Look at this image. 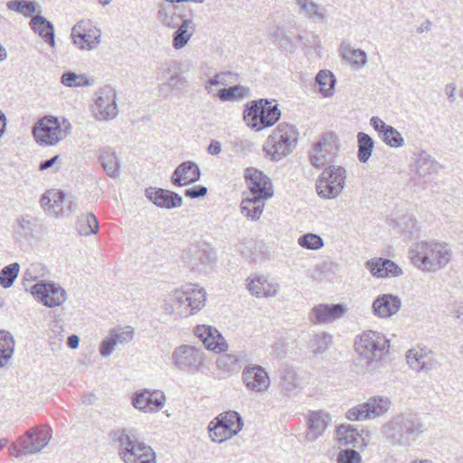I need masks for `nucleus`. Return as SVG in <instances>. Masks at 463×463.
<instances>
[{
    "label": "nucleus",
    "instance_id": "f257e3e1",
    "mask_svg": "<svg viewBox=\"0 0 463 463\" xmlns=\"http://www.w3.org/2000/svg\"><path fill=\"white\" fill-rule=\"evenodd\" d=\"M117 445L118 455L124 463H156L153 449L138 441L132 430L118 429L110 433Z\"/></svg>",
    "mask_w": 463,
    "mask_h": 463
},
{
    "label": "nucleus",
    "instance_id": "f03ea898",
    "mask_svg": "<svg viewBox=\"0 0 463 463\" xmlns=\"http://www.w3.org/2000/svg\"><path fill=\"white\" fill-rule=\"evenodd\" d=\"M411 259L419 269L436 271L450 261L451 250L446 243L435 241H420L411 250Z\"/></svg>",
    "mask_w": 463,
    "mask_h": 463
},
{
    "label": "nucleus",
    "instance_id": "7ed1b4c3",
    "mask_svg": "<svg viewBox=\"0 0 463 463\" xmlns=\"http://www.w3.org/2000/svg\"><path fill=\"white\" fill-rule=\"evenodd\" d=\"M298 138V131L296 127L281 122L268 137L264 150L273 161H279L293 151Z\"/></svg>",
    "mask_w": 463,
    "mask_h": 463
},
{
    "label": "nucleus",
    "instance_id": "20e7f679",
    "mask_svg": "<svg viewBox=\"0 0 463 463\" xmlns=\"http://www.w3.org/2000/svg\"><path fill=\"white\" fill-rule=\"evenodd\" d=\"M280 116L278 104H272L264 99L252 100L246 105L243 111V119L247 126L256 131L273 126Z\"/></svg>",
    "mask_w": 463,
    "mask_h": 463
},
{
    "label": "nucleus",
    "instance_id": "39448f33",
    "mask_svg": "<svg viewBox=\"0 0 463 463\" xmlns=\"http://www.w3.org/2000/svg\"><path fill=\"white\" fill-rule=\"evenodd\" d=\"M354 348L356 353L364 359L379 362L389 353L390 344L384 335L373 330H366L356 336Z\"/></svg>",
    "mask_w": 463,
    "mask_h": 463
},
{
    "label": "nucleus",
    "instance_id": "423d86ee",
    "mask_svg": "<svg viewBox=\"0 0 463 463\" xmlns=\"http://www.w3.org/2000/svg\"><path fill=\"white\" fill-rule=\"evenodd\" d=\"M243 427L241 416L235 411L220 413L208 425V431L213 442L222 443L237 435Z\"/></svg>",
    "mask_w": 463,
    "mask_h": 463
},
{
    "label": "nucleus",
    "instance_id": "0eeeda50",
    "mask_svg": "<svg viewBox=\"0 0 463 463\" xmlns=\"http://www.w3.org/2000/svg\"><path fill=\"white\" fill-rule=\"evenodd\" d=\"M346 170L340 165L326 167L317 181V194L324 199L336 198L345 185Z\"/></svg>",
    "mask_w": 463,
    "mask_h": 463
},
{
    "label": "nucleus",
    "instance_id": "6e6552de",
    "mask_svg": "<svg viewBox=\"0 0 463 463\" xmlns=\"http://www.w3.org/2000/svg\"><path fill=\"white\" fill-rule=\"evenodd\" d=\"M32 133L37 144L48 146H55L66 136L59 119L52 116L39 119L33 127Z\"/></svg>",
    "mask_w": 463,
    "mask_h": 463
},
{
    "label": "nucleus",
    "instance_id": "1a4fd4ad",
    "mask_svg": "<svg viewBox=\"0 0 463 463\" xmlns=\"http://www.w3.org/2000/svg\"><path fill=\"white\" fill-rule=\"evenodd\" d=\"M338 151L336 137L333 133H326L314 144L309 154V161L313 166L322 168L334 160Z\"/></svg>",
    "mask_w": 463,
    "mask_h": 463
},
{
    "label": "nucleus",
    "instance_id": "9d476101",
    "mask_svg": "<svg viewBox=\"0 0 463 463\" xmlns=\"http://www.w3.org/2000/svg\"><path fill=\"white\" fill-rule=\"evenodd\" d=\"M392 402L386 396H373L363 404L350 409L346 416L351 420H362L371 418H377L385 414Z\"/></svg>",
    "mask_w": 463,
    "mask_h": 463
},
{
    "label": "nucleus",
    "instance_id": "9b49d317",
    "mask_svg": "<svg viewBox=\"0 0 463 463\" xmlns=\"http://www.w3.org/2000/svg\"><path fill=\"white\" fill-rule=\"evenodd\" d=\"M33 297L48 307L62 305L67 299L64 288L52 281L40 280L30 288Z\"/></svg>",
    "mask_w": 463,
    "mask_h": 463
},
{
    "label": "nucleus",
    "instance_id": "f8f14e48",
    "mask_svg": "<svg viewBox=\"0 0 463 463\" xmlns=\"http://www.w3.org/2000/svg\"><path fill=\"white\" fill-rule=\"evenodd\" d=\"M52 430L49 426L33 427L19 438L18 443L24 455L35 454L45 448L52 439Z\"/></svg>",
    "mask_w": 463,
    "mask_h": 463
},
{
    "label": "nucleus",
    "instance_id": "ddd939ff",
    "mask_svg": "<svg viewBox=\"0 0 463 463\" xmlns=\"http://www.w3.org/2000/svg\"><path fill=\"white\" fill-rule=\"evenodd\" d=\"M116 99V91L110 86H105L98 90L93 106L95 118L99 120H108L115 118L118 115Z\"/></svg>",
    "mask_w": 463,
    "mask_h": 463
},
{
    "label": "nucleus",
    "instance_id": "4468645a",
    "mask_svg": "<svg viewBox=\"0 0 463 463\" xmlns=\"http://www.w3.org/2000/svg\"><path fill=\"white\" fill-rule=\"evenodd\" d=\"M172 358L176 368L186 372L197 370L203 362L200 350L188 345L176 347L173 352Z\"/></svg>",
    "mask_w": 463,
    "mask_h": 463
},
{
    "label": "nucleus",
    "instance_id": "2eb2a0df",
    "mask_svg": "<svg viewBox=\"0 0 463 463\" xmlns=\"http://www.w3.org/2000/svg\"><path fill=\"white\" fill-rule=\"evenodd\" d=\"M346 313L343 304H318L314 306L308 314V320L314 325L330 324L342 318Z\"/></svg>",
    "mask_w": 463,
    "mask_h": 463
},
{
    "label": "nucleus",
    "instance_id": "dca6fc26",
    "mask_svg": "<svg viewBox=\"0 0 463 463\" xmlns=\"http://www.w3.org/2000/svg\"><path fill=\"white\" fill-rule=\"evenodd\" d=\"M245 178L249 182L250 196L267 200L273 195L271 182L261 171L248 168L246 169Z\"/></svg>",
    "mask_w": 463,
    "mask_h": 463
},
{
    "label": "nucleus",
    "instance_id": "f3484780",
    "mask_svg": "<svg viewBox=\"0 0 463 463\" xmlns=\"http://www.w3.org/2000/svg\"><path fill=\"white\" fill-rule=\"evenodd\" d=\"M242 380L247 389L257 392H265L270 384L266 370L260 365H248L242 371Z\"/></svg>",
    "mask_w": 463,
    "mask_h": 463
},
{
    "label": "nucleus",
    "instance_id": "a211bd4d",
    "mask_svg": "<svg viewBox=\"0 0 463 463\" xmlns=\"http://www.w3.org/2000/svg\"><path fill=\"white\" fill-rule=\"evenodd\" d=\"M165 403L163 392L144 390L137 392L132 399L133 406L143 412H156L162 409Z\"/></svg>",
    "mask_w": 463,
    "mask_h": 463
},
{
    "label": "nucleus",
    "instance_id": "6ab92c4d",
    "mask_svg": "<svg viewBox=\"0 0 463 463\" xmlns=\"http://www.w3.org/2000/svg\"><path fill=\"white\" fill-rule=\"evenodd\" d=\"M145 194L149 201L160 208L174 209L180 207L183 203V198L177 193L162 188L148 187Z\"/></svg>",
    "mask_w": 463,
    "mask_h": 463
},
{
    "label": "nucleus",
    "instance_id": "aec40b11",
    "mask_svg": "<svg viewBox=\"0 0 463 463\" xmlns=\"http://www.w3.org/2000/svg\"><path fill=\"white\" fill-rule=\"evenodd\" d=\"M194 335L203 342L204 346L215 352L226 351L228 345L219 331L206 325H200L194 328Z\"/></svg>",
    "mask_w": 463,
    "mask_h": 463
},
{
    "label": "nucleus",
    "instance_id": "412c9836",
    "mask_svg": "<svg viewBox=\"0 0 463 463\" xmlns=\"http://www.w3.org/2000/svg\"><path fill=\"white\" fill-rule=\"evenodd\" d=\"M402 307V300L392 294L379 295L373 302L372 310L374 316L380 318H388L398 313Z\"/></svg>",
    "mask_w": 463,
    "mask_h": 463
},
{
    "label": "nucleus",
    "instance_id": "4be33fe9",
    "mask_svg": "<svg viewBox=\"0 0 463 463\" xmlns=\"http://www.w3.org/2000/svg\"><path fill=\"white\" fill-rule=\"evenodd\" d=\"M201 177L198 165L193 161L181 163L173 172L171 182L175 186H184L197 182Z\"/></svg>",
    "mask_w": 463,
    "mask_h": 463
},
{
    "label": "nucleus",
    "instance_id": "5701e85b",
    "mask_svg": "<svg viewBox=\"0 0 463 463\" xmlns=\"http://www.w3.org/2000/svg\"><path fill=\"white\" fill-rule=\"evenodd\" d=\"M247 288L257 298H270L277 295L279 285L269 282L264 276L251 274L247 279Z\"/></svg>",
    "mask_w": 463,
    "mask_h": 463
},
{
    "label": "nucleus",
    "instance_id": "b1692460",
    "mask_svg": "<svg viewBox=\"0 0 463 463\" xmlns=\"http://www.w3.org/2000/svg\"><path fill=\"white\" fill-rule=\"evenodd\" d=\"M396 419L399 425H401L402 433L405 435L408 445L411 439L424 430V425L417 414L402 413L396 416Z\"/></svg>",
    "mask_w": 463,
    "mask_h": 463
},
{
    "label": "nucleus",
    "instance_id": "393cba45",
    "mask_svg": "<svg viewBox=\"0 0 463 463\" xmlns=\"http://www.w3.org/2000/svg\"><path fill=\"white\" fill-rule=\"evenodd\" d=\"M407 364L416 372L428 373L431 371L436 364L431 354L422 349H410L406 354Z\"/></svg>",
    "mask_w": 463,
    "mask_h": 463
},
{
    "label": "nucleus",
    "instance_id": "a878e982",
    "mask_svg": "<svg viewBox=\"0 0 463 463\" xmlns=\"http://www.w3.org/2000/svg\"><path fill=\"white\" fill-rule=\"evenodd\" d=\"M299 9V14L312 22L326 23L327 20L325 6L314 0H294Z\"/></svg>",
    "mask_w": 463,
    "mask_h": 463
},
{
    "label": "nucleus",
    "instance_id": "bb28decb",
    "mask_svg": "<svg viewBox=\"0 0 463 463\" xmlns=\"http://www.w3.org/2000/svg\"><path fill=\"white\" fill-rule=\"evenodd\" d=\"M330 417L322 411H312L308 418V430L306 439L308 441H315L322 436L328 426Z\"/></svg>",
    "mask_w": 463,
    "mask_h": 463
},
{
    "label": "nucleus",
    "instance_id": "cd10ccee",
    "mask_svg": "<svg viewBox=\"0 0 463 463\" xmlns=\"http://www.w3.org/2000/svg\"><path fill=\"white\" fill-rule=\"evenodd\" d=\"M38 220L29 214L20 215L14 224V233L16 241L30 240L33 236Z\"/></svg>",
    "mask_w": 463,
    "mask_h": 463
},
{
    "label": "nucleus",
    "instance_id": "c85d7f7f",
    "mask_svg": "<svg viewBox=\"0 0 463 463\" xmlns=\"http://www.w3.org/2000/svg\"><path fill=\"white\" fill-rule=\"evenodd\" d=\"M32 30L38 33L50 46L55 45V34L53 24L43 16L37 14L30 21Z\"/></svg>",
    "mask_w": 463,
    "mask_h": 463
},
{
    "label": "nucleus",
    "instance_id": "c756f323",
    "mask_svg": "<svg viewBox=\"0 0 463 463\" xmlns=\"http://www.w3.org/2000/svg\"><path fill=\"white\" fill-rule=\"evenodd\" d=\"M99 161L104 172L112 178L119 176L120 162L116 152L110 147H104L99 151Z\"/></svg>",
    "mask_w": 463,
    "mask_h": 463
},
{
    "label": "nucleus",
    "instance_id": "7c9ffc66",
    "mask_svg": "<svg viewBox=\"0 0 463 463\" xmlns=\"http://www.w3.org/2000/svg\"><path fill=\"white\" fill-rule=\"evenodd\" d=\"M195 32V24L190 18H184L182 23L178 25L177 29L173 34V47L175 50L184 48L194 35Z\"/></svg>",
    "mask_w": 463,
    "mask_h": 463
},
{
    "label": "nucleus",
    "instance_id": "2f4dec72",
    "mask_svg": "<svg viewBox=\"0 0 463 463\" xmlns=\"http://www.w3.org/2000/svg\"><path fill=\"white\" fill-rule=\"evenodd\" d=\"M71 37L74 44L80 49L92 50L98 46L100 42V33L99 31L86 33L80 31V25H75L71 31Z\"/></svg>",
    "mask_w": 463,
    "mask_h": 463
},
{
    "label": "nucleus",
    "instance_id": "473e14b6",
    "mask_svg": "<svg viewBox=\"0 0 463 463\" xmlns=\"http://www.w3.org/2000/svg\"><path fill=\"white\" fill-rule=\"evenodd\" d=\"M264 199L256 196H247L241 203V213L250 221L260 218L265 206Z\"/></svg>",
    "mask_w": 463,
    "mask_h": 463
},
{
    "label": "nucleus",
    "instance_id": "72a5a7b5",
    "mask_svg": "<svg viewBox=\"0 0 463 463\" xmlns=\"http://www.w3.org/2000/svg\"><path fill=\"white\" fill-rule=\"evenodd\" d=\"M382 433L384 439L392 445H408L405 439V435L402 433L401 425H399L396 417H393L383 425Z\"/></svg>",
    "mask_w": 463,
    "mask_h": 463
},
{
    "label": "nucleus",
    "instance_id": "f704fd0d",
    "mask_svg": "<svg viewBox=\"0 0 463 463\" xmlns=\"http://www.w3.org/2000/svg\"><path fill=\"white\" fill-rule=\"evenodd\" d=\"M440 165L427 152H420L415 161V170L419 177L425 178L438 173Z\"/></svg>",
    "mask_w": 463,
    "mask_h": 463
},
{
    "label": "nucleus",
    "instance_id": "c9c22d12",
    "mask_svg": "<svg viewBox=\"0 0 463 463\" xmlns=\"http://www.w3.org/2000/svg\"><path fill=\"white\" fill-rule=\"evenodd\" d=\"M242 357L241 354H224L217 359L216 366L218 370L224 373L232 374L238 373L241 367Z\"/></svg>",
    "mask_w": 463,
    "mask_h": 463
},
{
    "label": "nucleus",
    "instance_id": "e433bc0d",
    "mask_svg": "<svg viewBox=\"0 0 463 463\" xmlns=\"http://www.w3.org/2000/svg\"><path fill=\"white\" fill-rule=\"evenodd\" d=\"M332 342L333 336L329 333L319 332L311 336L308 349L314 355L322 354L329 349Z\"/></svg>",
    "mask_w": 463,
    "mask_h": 463
},
{
    "label": "nucleus",
    "instance_id": "4c0bfd02",
    "mask_svg": "<svg viewBox=\"0 0 463 463\" xmlns=\"http://www.w3.org/2000/svg\"><path fill=\"white\" fill-rule=\"evenodd\" d=\"M342 58L357 67H363L367 62V55L361 49H354L349 43H343L340 46Z\"/></svg>",
    "mask_w": 463,
    "mask_h": 463
},
{
    "label": "nucleus",
    "instance_id": "58836bf2",
    "mask_svg": "<svg viewBox=\"0 0 463 463\" xmlns=\"http://www.w3.org/2000/svg\"><path fill=\"white\" fill-rule=\"evenodd\" d=\"M76 230L80 235L95 234L99 231V222L92 213H87L78 216Z\"/></svg>",
    "mask_w": 463,
    "mask_h": 463
},
{
    "label": "nucleus",
    "instance_id": "ea45409f",
    "mask_svg": "<svg viewBox=\"0 0 463 463\" xmlns=\"http://www.w3.org/2000/svg\"><path fill=\"white\" fill-rule=\"evenodd\" d=\"M336 435L340 447L352 446L353 448H355L358 446L359 440L361 439V435L357 430L352 428L351 426L343 425L338 427L336 430Z\"/></svg>",
    "mask_w": 463,
    "mask_h": 463
},
{
    "label": "nucleus",
    "instance_id": "a19ab883",
    "mask_svg": "<svg viewBox=\"0 0 463 463\" xmlns=\"http://www.w3.org/2000/svg\"><path fill=\"white\" fill-rule=\"evenodd\" d=\"M157 17L160 23L168 28L177 26L176 7L170 5L169 3L165 2L159 5Z\"/></svg>",
    "mask_w": 463,
    "mask_h": 463
},
{
    "label": "nucleus",
    "instance_id": "79ce46f5",
    "mask_svg": "<svg viewBox=\"0 0 463 463\" xmlns=\"http://www.w3.org/2000/svg\"><path fill=\"white\" fill-rule=\"evenodd\" d=\"M61 82L69 88L89 87L93 85L94 79L88 78L85 74H77L68 71L61 75Z\"/></svg>",
    "mask_w": 463,
    "mask_h": 463
},
{
    "label": "nucleus",
    "instance_id": "37998d69",
    "mask_svg": "<svg viewBox=\"0 0 463 463\" xmlns=\"http://www.w3.org/2000/svg\"><path fill=\"white\" fill-rule=\"evenodd\" d=\"M357 157L361 163H366L372 156L374 142L368 134L359 132L357 135Z\"/></svg>",
    "mask_w": 463,
    "mask_h": 463
},
{
    "label": "nucleus",
    "instance_id": "c03bdc74",
    "mask_svg": "<svg viewBox=\"0 0 463 463\" xmlns=\"http://www.w3.org/2000/svg\"><path fill=\"white\" fill-rule=\"evenodd\" d=\"M280 386L283 391L290 393L300 388L301 380L293 369L284 368L281 371Z\"/></svg>",
    "mask_w": 463,
    "mask_h": 463
},
{
    "label": "nucleus",
    "instance_id": "a18cd8bd",
    "mask_svg": "<svg viewBox=\"0 0 463 463\" xmlns=\"http://www.w3.org/2000/svg\"><path fill=\"white\" fill-rule=\"evenodd\" d=\"M316 82L319 85V90L325 97L333 95L336 80L331 71H320L316 77Z\"/></svg>",
    "mask_w": 463,
    "mask_h": 463
},
{
    "label": "nucleus",
    "instance_id": "49530a36",
    "mask_svg": "<svg viewBox=\"0 0 463 463\" xmlns=\"http://www.w3.org/2000/svg\"><path fill=\"white\" fill-rule=\"evenodd\" d=\"M0 351L5 354L0 358V368L4 367L11 359L14 351V340L9 332L0 331Z\"/></svg>",
    "mask_w": 463,
    "mask_h": 463
},
{
    "label": "nucleus",
    "instance_id": "de8ad7c7",
    "mask_svg": "<svg viewBox=\"0 0 463 463\" xmlns=\"http://www.w3.org/2000/svg\"><path fill=\"white\" fill-rule=\"evenodd\" d=\"M249 94V89L241 85H235L230 88H223L217 93V97L222 101L241 100Z\"/></svg>",
    "mask_w": 463,
    "mask_h": 463
},
{
    "label": "nucleus",
    "instance_id": "09e8293b",
    "mask_svg": "<svg viewBox=\"0 0 463 463\" xmlns=\"http://www.w3.org/2000/svg\"><path fill=\"white\" fill-rule=\"evenodd\" d=\"M9 10L16 12L26 17L37 12V3L30 0H11L6 3Z\"/></svg>",
    "mask_w": 463,
    "mask_h": 463
},
{
    "label": "nucleus",
    "instance_id": "8fccbe9b",
    "mask_svg": "<svg viewBox=\"0 0 463 463\" xmlns=\"http://www.w3.org/2000/svg\"><path fill=\"white\" fill-rule=\"evenodd\" d=\"M20 264L11 263L0 270V285L4 288H11L19 276Z\"/></svg>",
    "mask_w": 463,
    "mask_h": 463
},
{
    "label": "nucleus",
    "instance_id": "3c124183",
    "mask_svg": "<svg viewBox=\"0 0 463 463\" xmlns=\"http://www.w3.org/2000/svg\"><path fill=\"white\" fill-rule=\"evenodd\" d=\"M206 301V293L201 289H193L192 292H188V302L186 307H188L189 315H193L194 312L199 311Z\"/></svg>",
    "mask_w": 463,
    "mask_h": 463
},
{
    "label": "nucleus",
    "instance_id": "603ef678",
    "mask_svg": "<svg viewBox=\"0 0 463 463\" xmlns=\"http://www.w3.org/2000/svg\"><path fill=\"white\" fill-rule=\"evenodd\" d=\"M168 298L170 302H173L179 316H189V310L186 307V303L188 302L187 291L175 290Z\"/></svg>",
    "mask_w": 463,
    "mask_h": 463
},
{
    "label": "nucleus",
    "instance_id": "864d4df0",
    "mask_svg": "<svg viewBox=\"0 0 463 463\" xmlns=\"http://www.w3.org/2000/svg\"><path fill=\"white\" fill-rule=\"evenodd\" d=\"M298 244L305 249L317 250L324 246L323 239L315 233H307L298 238Z\"/></svg>",
    "mask_w": 463,
    "mask_h": 463
},
{
    "label": "nucleus",
    "instance_id": "5fc2aeb1",
    "mask_svg": "<svg viewBox=\"0 0 463 463\" xmlns=\"http://www.w3.org/2000/svg\"><path fill=\"white\" fill-rule=\"evenodd\" d=\"M396 226L402 232L413 233L417 230V221L412 214L404 213L395 220Z\"/></svg>",
    "mask_w": 463,
    "mask_h": 463
},
{
    "label": "nucleus",
    "instance_id": "6e6d98bb",
    "mask_svg": "<svg viewBox=\"0 0 463 463\" xmlns=\"http://www.w3.org/2000/svg\"><path fill=\"white\" fill-rule=\"evenodd\" d=\"M383 141L391 147H402L404 145V139L401 133L390 126L383 133Z\"/></svg>",
    "mask_w": 463,
    "mask_h": 463
},
{
    "label": "nucleus",
    "instance_id": "4d7b16f0",
    "mask_svg": "<svg viewBox=\"0 0 463 463\" xmlns=\"http://www.w3.org/2000/svg\"><path fill=\"white\" fill-rule=\"evenodd\" d=\"M46 199L52 202L50 204V209L52 208L55 213L62 211L61 203L65 199V194L62 191H47L43 194V201Z\"/></svg>",
    "mask_w": 463,
    "mask_h": 463
},
{
    "label": "nucleus",
    "instance_id": "13d9d810",
    "mask_svg": "<svg viewBox=\"0 0 463 463\" xmlns=\"http://www.w3.org/2000/svg\"><path fill=\"white\" fill-rule=\"evenodd\" d=\"M362 461L360 453L350 448L341 449L336 458L337 463H362Z\"/></svg>",
    "mask_w": 463,
    "mask_h": 463
},
{
    "label": "nucleus",
    "instance_id": "bf43d9fd",
    "mask_svg": "<svg viewBox=\"0 0 463 463\" xmlns=\"http://www.w3.org/2000/svg\"><path fill=\"white\" fill-rule=\"evenodd\" d=\"M389 260L388 259L373 258L369 260L365 266L373 277L383 278L385 265H387L386 263H388Z\"/></svg>",
    "mask_w": 463,
    "mask_h": 463
},
{
    "label": "nucleus",
    "instance_id": "052dcab7",
    "mask_svg": "<svg viewBox=\"0 0 463 463\" xmlns=\"http://www.w3.org/2000/svg\"><path fill=\"white\" fill-rule=\"evenodd\" d=\"M189 252L194 260H198L203 265L209 264L214 260L211 251H208L205 249H202L198 246H192L189 248Z\"/></svg>",
    "mask_w": 463,
    "mask_h": 463
},
{
    "label": "nucleus",
    "instance_id": "680f3d73",
    "mask_svg": "<svg viewBox=\"0 0 463 463\" xmlns=\"http://www.w3.org/2000/svg\"><path fill=\"white\" fill-rule=\"evenodd\" d=\"M42 269H43V267L41 264H39V263L31 264L24 272V276H23L24 286L26 287L27 283L37 281L38 279L42 276L40 274ZM25 290L30 291V289H28L27 288H25Z\"/></svg>",
    "mask_w": 463,
    "mask_h": 463
},
{
    "label": "nucleus",
    "instance_id": "e2e57ef3",
    "mask_svg": "<svg viewBox=\"0 0 463 463\" xmlns=\"http://www.w3.org/2000/svg\"><path fill=\"white\" fill-rule=\"evenodd\" d=\"M109 335L114 338L116 345L129 343L133 339V330L118 328L110 331Z\"/></svg>",
    "mask_w": 463,
    "mask_h": 463
},
{
    "label": "nucleus",
    "instance_id": "0e129e2a",
    "mask_svg": "<svg viewBox=\"0 0 463 463\" xmlns=\"http://www.w3.org/2000/svg\"><path fill=\"white\" fill-rule=\"evenodd\" d=\"M299 39L305 46L312 48L316 51L321 47L320 38L314 33H309L305 36H299Z\"/></svg>",
    "mask_w": 463,
    "mask_h": 463
},
{
    "label": "nucleus",
    "instance_id": "69168bd1",
    "mask_svg": "<svg viewBox=\"0 0 463 463\" xmlns=\"http://www.w3.org/2000/svg\"><path fill=\"white\" fill-rule=\"evenodd\" d=\"M116 346L114 338H111L109 335V336L101 342L99 353L102 356L108 357L112 354Z\"/></svg>",
    "mask_w": 463,
    "mask_h": 463
},
{
    "label": "nucleus",
    "instance_id": "338daca9",
    "mask_svg": "<svg viewBox=\"0 0 463 463\" xmlns=\"http://www.w3.org/2000/svg\"><path fill=\"white\" fill-rule=\"evenodd\" d=\"M208 189L203 185H196L184 191V195L191 199L203 197L207 194Z\"/></svg>",
    "mask_w": 463,
    "mask_h": 463
},
{
    "label": "nucleus",
    "instance_id": "774afa93",
    "mask_svg": "<svg viewBox=\"0 0 463 463\" xmlns=\"http://www.w3.org/2000/svg\"><path fill=\"white\" fill-rule=\"evenodd\" d=\"M168 84L174 90H183L187 87V80L184 77L175 73L170 77Z\"/></svg>",
    "mask_w": 463,
    "mask_h": 463
}]
</instances>
